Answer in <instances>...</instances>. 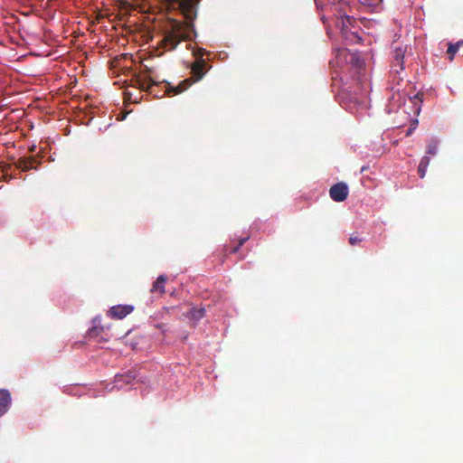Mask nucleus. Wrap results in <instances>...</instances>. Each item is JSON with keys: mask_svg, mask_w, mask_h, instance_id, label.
<instances>
[{"mask_svg": "<svg viewBox=\"0 0 463 463\" xmlns=\"http://www.w3.org/2000/svg\"><path fill=\"white\" fill-rule=\"evenodd\" d=\"M170 7L178 10L185 21L171 20L161 47L165 51H173L183 41H190L195 36L194 20L197 16L198 4L200 0H165Z\"/></svg>", "mask_w": 463, "mask_h": 463, "instance_id": "1", "label": "nucleus"}, {"mask_svg": "<svg viewBox=\"0 0 463 463\" xmlns=\"http://www.w3.org/2000/svg\"><path fill=\"white\" fill-rule=\"evenodd\" d=\"M151 73L152 71H150V70L140 73H135L130 80L131 86L146 91L148 94L153 95L156 98H163L165 95L169 97L178 95L191 86L190 80H184L175 87H172L168 82H165V90L163 93H160V91L157 90L159 87V82L154 80L150 75H148Z\"/></svg>", "mask_w": 463, "mask_h": 463, "instance_id": "2", "label": "nucleus"}, {"mask_svg": "<svg viewBox=\"0 0 463 463\" xmlns=\"http://www.w3.org/2000/svg\"><path fill=\"white\" fill-rule=\"evenodd\" d=\"M206 65L207 63L204 59L197 58L195 60L191 68L193 77L188 79L190 80L191 85L203 77L206 71Z\"/></svg>", "mask_w": 463, "mask_h": 463, "instance_id": "3", "label": "nucleus"}, {"mask_svg": "<svg viewBox=\"0 0 463 463\" xmlns=\"http://www.w3.org/2000/svg\"><path fill=\"white\" fill-rule=\"evenodd\" d=\"M329 194L335 202H343L348 196V186L345 183H337L331 186Z\"/></svg>", "mask_w": 463, "mask_h": 463, "instance_id": "4", "label": "nucleus"}, {"mask_svg": "<svg viewBox=\"0 0 463 463\" xmlns=\"http://www.w3.org/2000/svg\"><path fill=\"white\" fill-rule=\"evenodd\" d=\"M134 307L130 305H118L109 310V315L112 318L122 319L133 311Z\"/></svg>", "mask_w": 463, "mask_h": 463, "instance_id": "5", "label": "nucleus"}, {"mask_svg": "<svg viewBox=\"0 0 463 463\" xmlns=\"http://www.w3.org/2000/svg\"><path fill=\"white\" fill-rule=\"evenodd\" d=\"M405 49L402 47H396L394 49L392 68H394L396 73H400V71H403V59L405 56Z\"/></svg>", "mask_w": 463, "mask_h": 463, "instance_id": "6", "label": "nucleus"}, {"mask_svg": "<svg viewBox=\"0 0 463 463\" xmlns=\"http://www.w3.org/2000/svg\"><path fill=\"white\" fill-rule=\"evenodd\" d=\"M11 393L5 389L0 390V417L7 412L11 406Z\"/></svg>", "mask_w": 463, "mask_h": 463, "instance_id": "7", "label": "nucleus"}, {"mask_svg": "<svg viewBox=\"0 0 463 463\" xmlns=\"http://www.w3.org/2000/svg\"><path fill=\"white\" fill-rule=\"evenodd\" d=\"M35 163L36 158L34 156L21 157L14 163V165L17 169H21L22 171H28L30 169L36 168L33 165Z\"/></svg>", "mask_w": 463, "mask_h": 463, "instance_id": "8", "label": "nucleus"}, {"mask_svg": "<svg viewBox=\"0 0 463 463\" xmlns=\"http://www.w3.org/2000/svg\"><path fill=\"white\" fill-rule=\"evenodd\" d=\"M167 280V277L160 275L156 280L153 283L150 292L156 294L158 297H162L165 293V285Z\"/></svg>", "mask_w": 463, "mask_h": 463, "instance_id": "9", "label": "nucleus"}, {"mask_svg": "<svg viewBox=\"0 0 463 463\" xmlns=\"http://www.w3.org/2000/svg\"><path fill=\"white\" fill-rule=\"evenodd\" d=\"M344 54H347L349 58L345 55V59L351 64V66L356 70H361L364 66V61L360 56L356 53L347 52L345 50L343 51Z\"/></svg>", "mask_w": 463, "mask_h": 463, "instance_id": "10", "label": "nucleus"}, {"mask_svg": "<svg viewBox=\"0 0 463 463\" xmlns=\"http://www.w3.org/2000/svg\"><path fill=\"white\" fill-rule=\"evenodd\" d=\"M430 159L429 156H425L420 159V162L418 166V174L420 178H424L426 175L427 168L430 165Z\"/></svg>", "mask_w": 463, "mask_h": 463, "instance_id": "11", "label": "nucleus"}, {"mask_svg": "<svg viewBox=\"0 0 463 463\" xmlns=\"http://www.w3.org/2000/svg\"><path fill=\"white\" fill-rule=\"evenodd\" d=\"M204 316L205 309L203 307H192L188 313V317L194 321L202 319Z\"/></svg>", "mask_w": 463, "mask_h": 463, "instance_id": "12", "label": "nucleus"}, {"mask_svg": "<svg viewBox=\"0 0 463 463\" xmlns=\"http://www.w3.org/2000/svg\"><path fill=\"white\" fill-rule=\"evenodd\" d=\"M439 141L436 138H432L427 145L426 153L430 156H435L438 152Z\"/></svg>", "mask_w": 463, "mask_h": 463, "instance_id": "13", "label": "nucleus"}, {"mask_svg": "<svg viewBox=\"0 0 463 463\" xmlns=\"http://www.w3.org/2000/svg\"><path fill=\"white\" fill-rule=\"evenodd\" d=\"M461 44L460 42H458L457 43L455 44H449V48L447 50V53L449 55V61H452L454 59V55L457 53V52L458 51V48H459V45Z\"/></svg>", "mask_w": 463, "mask_h": 463, "instance_id": "14", "label": "nucleus"}, {"mask_svg": "<svg viewBox=\"0 0 463 463\" xmlns=\"http://www.w3.org/2000/svg\"><path fill=\"white\" fill-rule=\"evenodd\" d=\"M101 331H102L101 327L92 326L91 328H90L88 330L87 335L90 338H95V337H97L101 333Z\"/></svg>", "mask_w": 463, "mask_h": 463, "instance_id": "15", "label": "nucleus"}, {"mask_svg": "<svg viewBox=\"0 0 463 463\" xmlns=\"http://www.w3.org/2000/svg\"><path fill=\"white\" fill-rule=\"evenodd\" d=\"M132 379H134V375H130L129 373H128L126 375H123V374L118 375V374L116 376V382L117 383L125 382L127 383H129Z\"/></svg>", "mask_w": 463, "mask_h": 463, "instance_id": "16", "label": "nucleus"}, {"mask_svg": "<svg viewBox=\"0 0 463 463\" xmlns=\"http://www.w3.org/2000/svg\"><path fill=\"white\" fill-rule=\"evenodd\" d=\"M363 241L362 238L359 237V235L357 233H353L351 234V236L349 237V243L350 245L352 246H354L358 243H360L361 241Z\"/></svg>", "mask_w": 463, "mask_h": 463, "instance_id": "17", "label": "nucleus"}, {"mask_svg": "<svg viewBox=\"0 0 463 463\" xmlns=\"http://www.w3.org/2000/svg\"><path fill=\"white\" fill-rule=\"evenodd\" d=\"M11 169L10 165H0V172L3 174L5 177L7 176L8 171Z\"/></svg>", "mask_w": 463, "mask_h": 463, "instance_id": "18", "label": "nucleus"}, {"mask_svg": "<svg viewBox=\"0 0 463 463\" xmlns=\"http://www.w3.org/2000/svg\"><path fill=\"white\" fill-rule=\"evenodd\" d=\"M204 53H205V51L203 49H199V50H197L196 52H194V56H196V59L197 58H203Z\"/></svg>", "mask_w": 463, "mask_h": 463, "instance_id": "19", "label": "nucleus"}, {"mask_svg": "<svg viewBox=\"0 0 463 463\" xmlns=\"http://www.w3.org/2000/svg\"><path fill=\"white\" fill-rule=\"evenodd\" d=\"M328 2L332 5H336V4L343 5L345 3V0H328Z\"/></svg>", "mask_w": 463, "mask_h": 463, "instance_id": "20", "label": "nucleus"}, {"mask_svg": "<svg viewBox=\"0 0 463 463\" xmlns=\"http://www.w3.org/2000/svg\"><path fill=\"white\" fill-rule=\"evenodd\" d=\"M353 102L354 103V105L355 104L360 105L361 103H364V100H362L361 97H354Z\"/></svg>", "mask_w": 463, "mask_h": 463, "instance_id": "21", "label": "nucleus"}, {"mask_svg": "<svg viewBox=\"0 0 463 463\" xmlns=\"http://www.w3.org/2000/svg\"><path fill=\"white\" fill-rule=\"evenodd\" d=\"M249 240V237H244L239 240V247H241L247 241Z\"/></svg>", "mask_w": 463, "mask_h": 463, "instance_id": "22", "label": "nucleus"}, {"mask_svg": "<svg viewBox=\"0 0 463 463\" xmlns=\"http://www.w3.org/2000/svg\"><path fill=\"white\" fill-rule=\"evenodd\" d=\"M241 247H239V245H237L236 247L232 248L231 250V253H236L239 250H240Z\"/></svg>", "mask_w": 463, "mask_h": 463, "instance_id": "23", "label": "nucleus"}, {"mask_svg": "<svg viewBox=\"0 0 463 463\" xmlns=\"http://www.w3.org/2000/svg\"><path fill=\"white\" fill-rule=\"evenodd\" d=\"M414 128H410L408 129L407 133H406V136H410V135L412 133V131L414 130Z\"/></svg>", "mask_w": 463, "mask_h": 463, "instance_id": "24", "label": "nucleus"}, {"mask_svg": "<svg viewBox=\"0 0 463 463\" xmlns=\"http://www.w3.org/2000/svg\"><path fill=\"white\" fill-rule=\"evenodd\" d=\"M368 169V166H363L361 168V173H364V171H366Z\"/></svg>", "mask_w": 463, "mask_h": 463, "instance_id": "25", "label": "nucleus"}]
</instances>
